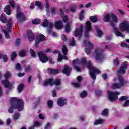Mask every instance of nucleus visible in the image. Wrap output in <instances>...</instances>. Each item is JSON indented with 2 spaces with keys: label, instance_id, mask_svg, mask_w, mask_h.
Instances as JSON below:
<instances>
[{
  "label": "nucleus",
  "instance_id": "1",
  "mask_svg": "<svg viewBox=\"0 0 129 129\" xmlns=\"http://www.w3.org/2000/svg\"><path fill=\"white\" fill-rule=\"evenodd\" d=\"M78 64L84 65V66L88 67L89 69H91L90 75L94 80H95L96 78L95 73H97L98 74L100 73V71H99V70L96 69L94 67H90V61L87 62L86 58L84 57L82 58L81 61H80L78 58H77L73 62V66L76 69V70L77 71H81V69L80 68L77 67V65Z\"/></svg>",
  "mask_w": 129,
  "mask_h": 129
},
{
  "label": "nucleus",
  "instance_id": "2",
  "mask_svg": "<svg viewBox=\"0 0 129 129\" xmlns=\"http://www.w3.org/2000/svg\"><path fill=\"white\" fill-rule=\"evenodd\" d=\"M11 107L8 110L9 113L14 112V109H18L19 111H22L24 109V102L22 99H19L18 98L13 97L10 99Z\"/></svg>",
  "mask_w": 129,
  "mask_h": 129
},
{
  "label": "nucleus",
  "instance_id": "3",
  "mask_svg": "<svg viewBox=\"0 0 129 129\" xmlns=\"http://www.w3.org/2000/svg\"><path fill=\"white\" fill-rule=\"evenodd\" d=\"M9 4L12 8L14 9H16L17 10V14L16 15L17 18L20 22H23V21H26V16L25 15L23 14L21 11H19L20 10V6H15V1L14 0H9Z\"/></svg>",
  "mask_w": 129,
  "mask_h": 129
},
{
  "label": "nucleus",
  "instance_id": "4",
  "mask_svg": "<svg viewBox=\"0 0 129 129\" xmlns=\"http://www.w3.org/2000/svg\"><path fill=\"white\" fill-rule=\"evenodd\" d=\"M38 56L41 62L42 63H47L48 61H49L50 64H54L55 63V62L52 61V58L48 57L43 51L38 52Z\"/></svg>",
  "mask_w": 129,
  "mask_h": 129
},
{
  "label": "nucleus",
  "instance_id": "5",
  "mask_svg": "<svg viewBox=\"0 0 129 129\" xmlns=\"http://www.w3.org/2000/svg\"><path fill=\"white\" fill-rule=\"evenodd\" d=\"M102 52H103V51L100 48L95 49L94 52V54L95 55V58L97 62H102L103 59H104V55L102 54Z\"/></svg>",
  "mask_w": 129,
  "mask_h": 129
},
{
  "label": "nucleus",
  "instance_id": "6",
  "mask_svg": "<svg viewBox=\"0 0 129 129\" xmlns=\"http://www.w3.org/2000/svg\"><path fill=\"white\" fill-rule=\"evenodd\" d=\"M50 85L51 86L54 85H60L61 84V81L60 79H56L55 81H54V79H47L43 84V86H47V85Z\"/></svg>",
  "mask_w": 129,
  "mask_h": 129
},
{
  "label": "nucleus",
  "instance_id": "7",
  "mask_svg": "<svg viewBox=\"0 0 129 129\" xmlns=\"http://www.w3.org/2000/svg\"><path fill=\"white\" fill-rule=\"evenodd\" d=\"M119 29L121 32L125 31L126 33H129V23L127 21L121 22L119 26Z\"/></svg>",
  "mask_w": 129,
  "mask_h": 129
},
{
  "label": "nucleus",
  "instance_id": "8",
  "mask_svg": "<svg viewBox=\"0 0 129 129\" xmlns=\"http://www.w3.org/2000/svg\"><path fill=\"white\" fill-rule=\"evenodd\" d=\"M77 27L79 28H76L74 32V35L75 37H81L82 36V30H83V25L81 24H77Z\"/></svg>",
  "mask_w": 129,
  "mask_h": 129
},
{
  "label": "nucleus",
  "instance_id": "9",
  "mask_svg": "<svg viewBox=\"0 0 129 129\" xmlns=\"http://www.w3.org/2000/svg\"><path fill=\"white\" fill-rule=\"evenodd\" d=\"M108 98L110 101H115L118 98L117 95H119L120 93L118 92H108Z\"/></svg>",
  "mask_w": 129,
  "mask_h": 129
},
{
  "label": "nucleus",
  "instance_id": "10",
  "mask_svg": "<svg viewBox=\"0 0 129 129\" xmlns=\"http://www.w3.org/2000/svg\"><path fill=\"white\" fill-rule=\"evenodd\" d=\"M12 23L13 22L12 21V19H9L7 23V30H3L5 34V37L7 38V39H9V38H10V35H9V33L11 32V28H12Z\"/></svg>",
  "mask_w": 129,
  "mask_h": 129
},
{
  "label": "nucleus",
  "instance_id": "11",
  "mask_svg": "<svg viewBox=\"0 0 129 129\" xmlns=\"http://www.w3.org/2000/svg\"><path fill=\"white\" fill-rule=\"evenodd\" d=\"M119 83H114L112 85V88L113 89H115L116 88H120L123 86L124 84V81L123 80V78L122 77H119Z\"/></svg>",
  "mask_w": 129,
  "mask_h": 129
},
{
  "label": "nucleus",
  "instance_id": "12",
  "mask_svg": "<svg viewBox=\"0 0 129 129\" xmlns=\"http://www.w3.org/2000/svg\"><path fill=\"white\" fill-rule=\"evenodd\" d=\"M84 45L85 46H86L85 52L86 54H90L91 51V49L93 48V45H92V43H90V42L84 41Z\"/></svg>",
  "mask_w": 129,
  "mask_h": 129
},
{
  "label": "nucleus",
  "instance_id": "13",
  "mask_svg": "<svg viewBox=\"0 0 129 129\" xmlns=\"http://www.w3.org/2000/svg\"><path fill=\"white\" fill-rule=\"evenodd\" d=\"M43 27H47L48 26L49 28L48 29V33L51 32V29L54 27V24L53 23H49L48 20L45 19L42 23Z\"/></svg>",
  "mask_w": 129,
  "mask_h": 129
},
{
  "label": "nucleus",
  "instance_id": "14",
  "mask_svg": "<svg viewBox=\"0 0 129 129\" xmlns=\"http://www.w3.org/2000/svg\"><path fill=\"white\" fill-rule=\"evenodd\" d=\"M127 68V62H124L121 66L120 70L118 71V74H124L125 69Z\"/></svg>",
  "mask_w": 129,
  "mask_h": 129
},
{
  "label": "nucleus",
  "instance_id": "15",
  "mask_svg": "<svg viewBox=\"0 0 129 129\" xmlns=\"http://www.w3.org/2000/svg\"><path fill=\"white\" fill-rule=\"evenodd\" d=\"M67 103L65 98H59L57 100V104L59 106H64Z\"/></svg>",
  "mask_w": 129,
  "mask_h": 129
},
{
  "label": "nucleus",
  "instance_id": "16",
  "mask_svg": "<svg viewBox=\"0 0 129 129\" xmlns=\"http://www.w3.org/2000/svg\"><path fill=\"white\" fill-rule=\"evenodd\" d=\"M71 70H72V69H71V67H69L67 65L64 66V68L63 70V73L64 74H66L68 76L70 74V73L71 72Z\"/></svg>",
  "mask_w": 129,
  "mask_h": 129
},
{
  "label": "nucleus",
  "instance_id": "17",
  "mask_svg": "<svg viewBox=\"0 0 129 129\" xmlns=\"http://www.w3.org/2000/svg\"><path fill=\"white\" fill-rule=\"evenodd\" d=\"M45 39H46V37L43 34L39 35L36 41V44H39V43H41L42 41H45Z\"/></svg>",
  "mask_w": 129,
  "mask_h": 129
},
{
  "label": "nucleus",
  "instance_id": "18",
  "mask_svg": "<svg viewBox=\"0 0 129 129\" xmlns=\"http://www.w3.org/2000/svg\"><path fill=\"white\" fill-rule=\"evenodd\" d=\"M113 32L115 33V35L117 37H121L122 38H125V36L122 35V33L120 32L118 29H116L115 27H114Z\"/></svg>",
  "mask_w": 129,
  "mask_h": 129
},
{
  "label": "nucleus",
  "instance_id": "19",
  "mask_svg": "<svg viewBox=\"0 0 129 129\" xmlns=\"http://www.w3.org/2000/svg\"><path fill=\"white\" fill-rule=\"evenodd\" d=\"M28 38L29 41H33L34 40V34H33V32L32 30L27 31Z\"/></svg>",
  "mask_w": 129,
  "mask_h": 129
},
{
  "label": "nucleus",
  "instance_id": "20",
  "mask_svg": "<svg viewBox=\"0 0 129 129\" xmlns=\"http://www.w3.org/2000/svg\"><path fill=\"white\" fill-rule=\"evenodd\" d=\"M9 20H11L12 21V18H10ZM9 20L7 21V18H6V16H4V15L1 14L0 16V22H2L3 24H6V23H7L9 21Z\"/></svg>",
  "mask_w": 129,
  "mask_h": 129
},
{
  "label": "nucleus",
  "instance_id": "21",
  "mask_svg": "<svg viewBox=\"0 0 129 129\" xmlns=\"http://www.w3.org/2000/svg\"><path fill=\"white\" fill-rule=\"evenodd\" d=\"M59 71L58 69H48V74H58Z\"/></svg>",
  "mask_w": 129,
  "mask_h": 129
},
{
  "label": "nucleus",
  "instance_id": "22",
  "mask_svg": "<svg viewBox=\"0 0 129 129\" xmlns=\"http://www.w3.org/2000/svg\"><path fill=\"white\" fill-rule=\"evenodd\" d=\"M55 25L56 28L58 30L63 28V23H62V21H59L55 22Z\"/></svg>",
  "mask_w": 129,
  "mask_h": 129
},
{
  "label": "nucleus",
  "instance_id": "23",
  "mask_svg": "<svg viewBox=\"0 0 129 129\" xmlns=\"http://www.w3.org/2000/svg\"><path fill=\"white\" fill-rule=\"evenodd\" d=\"M86 26V32H90V31H91V23L90 22L87 21Z\"/></svg>",
  "mask_w": 129,
  "mask_h": 129
},
{
  "label": "nucleus",
  "instance_id": "24",
  "mask_svg": "<svg viewBox=\"0 0 129 129\" xmlns=\"http://www.w3.org/2000/svg\"><path fill=\"white\" fill-rule=\"evenodd\" d=\"M4 11L8 16H10V15H11V12H12V10H11V8H10V5H6L4 8Z\"/></svg>",
  "mask_w": 129,
  "mask_h": 129
},
{
  "label": "nucleus",
  "instance_id": "25",
  "mask_svg": "<svg viewBox=\"0 0 129 129\" xmlns=\"http://www.w3.org/2000/svg\"><path fill=\"white\" fill-rule=\"evenodd\" d=\"M110 18H111V16H110L109 14H105L103 18L104 22H106L107 23H108V22L110 21Z\"/></svg>",
  "mask_w": 129,
  "mask_h": 129
},
{
  "label": "nucleus",
  "instance_id": "26",
  "mask_svg": "<svg viewBox=\"0 0 129 129\" xmlns=\"http://www.w3.org/2000/svg\"><path fill=\"white\" fill-rule=\"evenodd\" d=\"M2 84H4L5 87L8 88V87H10L11 86V84H10V82L7 80H4L2 81Z\"/></svg>",
  "mask_w": 129,
  "mask_h": 129
},
{
  "label": "nucleus",
  "instance_id": "27",
  "mask_svg": "<svg viewBox=\"0 0 129 129\" xmlns=\"http://www.w3.org/2000/svg\"><path fill=\"white\" fill-rule=\"evenodd\" d=\"M58 59L59 62H61V61H62L63 59L64 60H68V58H67V57H66V56L62 55V54H61V53L59 54Z\"/></svg>",
  "mask_w": 129,
  "mask_h": 129
},
{
  "label": "nucleus",
  "instance_id": "28",
  "mask_svg": "<svg viewBox=\"0 0 129 129\" xmlns=\"http://www.w3.org/2000/svg\"><path fill=\"white\" fill-rule=\"evenodd\" d=\"M111 17L115 24H117V23H118V18H117V17L116 16L112 14Z\"/></svg>",
  "mask_w": 129,
  "mask_h": 129
},
{
  "label": "nucleus",
  "instance_id": "29",
  "mask_svg": "<svg viewBox=\"0 0 129 129\" xmlns=\"http://www.w3.org/2000/svg\"><path fill=\"white\" fill-rule=\"evenodd\" d=\"M62 52L65 56L67 55V53H68V50L67 49V47L65 45H63L62 46Z\"/></svg>",
  "mask_w": 129,
  "mask_h": 129
},
{
  "label": "nucleus",
  "instance_id": "30",
  "mask_svg": "<svg viewBox=\"0 0 129 129\" xmlns=\"http://www.w3.org/2000/svg\"><path fill=\"white\" fill-rule=\"evenodd\" d=\"M26 54H27V51L25 50H22L19 52V56L20 57H25V56H26Z\"/></svg>",
  "mask_w": 129,
  "mask_h": 129
},
{
  "label": "nucleus",
  "instance_id": "31",
  "mask_svg": "<svg viewBox=\"0 0 129 129\" xmlns=\"http://www.w3.org/2000/svg\"><path fill=\"white\" fill-rule=\"evenodd\" d=\"M90 19L91 22H93V23L97 22V18H96V16H90Z\"/></svg>",
  "mask_w": 129,
  "mask_h": 129
},
{
  "label": "nucleus",
  "instance_id": "32",
  "mask_svg": "<svg viewBox=\"0 0 129 129\" xmlns=\"http://www.w3.org/2000/svg\"><path fill=\"white\" fill-rule=\"evenodd\" d=\"M95 28L97 29L98 37H101V35L103 34L102 31L100 30H98V27L97 26H96Z\"/></svg>",
  "mask_w": 129,
  "mask_h": 129
},
{
  "label": "nucleus",
  "instance_id": "33",
  "mask_svg": "<svg viewBox=\"0 0 129 129\" xmlns=\"http://www.w3.org/2000/svg\"><path fill=\"white\" fill-rule=\"evenodd\" d=\"M84 13L85 12L84 10H82L80 13V20H83V18H84Z\"/></svg>",
  "mask_w": 129,
  "mask_h": 129
},
{
  "label": "nucleus",
  "instance_id": "34",
  "mask_svg": "<svg viewBox=\"0 0 129 129\" xmlns=\"http://www.w3.org/2000/svg\"><path fill=\"white\" fill-rule=\"evenodd\" d=\"M23 88H24V84H20L18 88V90L19 92H21V91H22Z\"/></svg>",
  "mask_w": 129,
  "mask_h": 129
},
{
  "label": "nucleus",
  "instance_id": "35",
  "mask_svg": "<svg viewBox=\"0 0 129 129\" xmlns=\"http://www.w3.org/2000/svg\"><path fill=\"white\" fill-rule=\"evenodd\" d=\"M129 97L128 96H122L120 99L119 101H123V100H126L127 99H128Z\"/></svg>",
  "mask_w": 129,
  "mask_h": 129
},
{
  "label": "nucleus",
  "instance_id": "36",
  "mask_svg": "<svg viewBox=\"0 0 129 129\" xmlns=\"http://www.w3.org/2000/svg\"><path fill=\"white\" fill-rule=\"evenodd\" d=\"M40 20L39 19H35L33 21H32V23L35 25H38L40 23Z\"/></svg>",
  "mask_w": 129,
  "mask_h": 129
},
{
  "label": "nucleus",
  "instance_id": "37",
  "mask_svg": "<svg viewBox=\"0 0 129 129\" xmlns=\"http://www.w3.org/2000/svg\"><path fill=\"white\" fill-rule=\"evenodd\" d=\"M25 71L26 72H30V71H32V67L31 66H28L26 67Z\"/></svg>",
  "mask_w": 129,
  "mask_h": 129
},
{
  "label": "nucleus",
  "instance_id": "38",
  "mask_svg": "<svg viewBox=\"0 0 129 129\" xmlns=\"http://www.w3.org/2000/svg\"><path fill=\"white\" fill-rule=\"evenodd\" d=\"M46 2V6L45 8L47 11V13H49V9L50 8V5H49V1L48 0H45Z\"/></svg>",
  "mask_w": 129,
  "mask_h": 129
},
{
  "label": "nucleus",
  "instance_id": "39",
  "mask_svg": "<svg viewBox=\"0 0 129 129\" xmlns=\"http://www.w3.org/2000/svg\"><path fill=\"white\" fill-rule=\"evenodd\" d=\"M19 117H20V114H19V113H16L14 114V115H13V118H14V119H15V120H17V119H18Z\"/></svg>",
  "mask_w": 129,
  "mask_h": 129
},
{
  "label": "nucleus",
  "instance_id": "40",
  "mask_svg": "<svg viewBox=\"0 0 129 129\" xmlns=\"http://www.w3.org/2000/svg\"><path fill=\"white\" fill-rule=\"evenodd\" d=\"M66 32H69L70 31V26L69 23H67L65 27Z\"/></svg>",
  "mask_w": 129,
  "mask_h": 129
},
{
  "label": "nucleus",
  "instance_id": "41",
  "mask_svg": "<svg viewBox=\"0 0 129 129\" xmlns=\"http://www.w3.org/2000/svg\"><path fill=\"white\" fill-rule=\"evenodd\" d=\"M102 122H103V120H102L101 119L97 120L95 122V125H97V124H101V123H102Z\"/></svg>",
  "mask_w": 129,
  "mask_h": 129
},
{
  "label": "nucleus",
  "instance_id": "42",
  "mask_svg": "<svg viewBox=\"0 0 129 129\" xmlns=\"http://www.w3.org/2000/svg\"><path fill=\"white\" fill-rule=\"evenodd\" d=\"M5 78H10L11 76H12V75L11 74V73L10 72H7L5 75H4Z\"/></svg>",
  "mask_w": 129,
  "mask_h": 129
},
{
  "label": "nucleus",
  "instance_id": "43",
  "mask_svg": "<svg viewBox=\"0 0 129 129\" xmlns=\"http://www.w3.org/2000/svg\"><path fill=\"white\" fill-rule=\"evenodd\" d=\"M35 6H37V7H39V8L42 9V4L39 1H36L35 2Z\"/></svg>",
  "mask_w": 129,
  "mask_h": 129
},
{
  "label": "nucleus",
  "instance_id": "44",
  "mask_svg": "<svg viewBox=\"0 0 129 129\" xmlns=\"http://www.w3.org/2000/svg\"><path fill=\"white\" fill-rule=\"evenodd\" d=\"M102 114L103 115H107L108 114V110L107 109L104 110L102 112Z\"/></svg>",
  "mask_w": 129,
  "mask_h": 129
},
{
  "label": "nucleus",
  "instance_id": "45",
  "mask_svg": "<svg viewBox=\"0 0 129 129\" xmlns=\"http://www.w3.org/2000/svg\"><path fill=\"white\" fill-rule=\"evenodd\" d=\"M86 95H87V92H86V91H83L82 93H81V97H82V98L85 97Z\"/></svg>",
  "mask_w": 129,
  "mask_h": 129
},
{
  "label": "nucleus",
  "instance_id": "46",
  "mask_svg": "<svg viewBox=\"0 0 129 129\" xmlns=\"http://www.w3.org/2000/svg\"><path fill=\"white\" fill-rule=\"evenodd\" d=\"M17 57V54L16 52H13L11 55V60L14 61V59Z\"/></svg>",
  "mask_w": 129,
  "mask_h": 129
},
{
  "label": "nucleus",
  "instance_id": "47",
  "mask_svg": "<svg viewBox=\"0 0 129 129\" xmlns=\"http://www.w3.org/2000/svg\"><path fill=\"white\" fill-rule=\"evenodd\" d=\"M121 46L123 48H128V45H127V44L124 42L121 43Z\"/></svg>",
  "mask_w": 129,
  "mask_h": 129
},
{
  "label": "nucleus",
  "instance_id": "48",
  "mask_svg": "<svg viewBox=\"0 0 129 129\" xmlns=\"http://www.w3.org/2000/svg\"><path fill=\"white\" fill-rule=\"evenodd\" d=\"M47 104H48L49 107H50V108H52V106H53V101H49L47 102Z\"/></svg>",
  "mask_w": 129,
  "mask_h": 129
},
{
  "label": "nucleus",
  "instance_id": "49",
  "mask_svg": "<svg viewBox=\"0 0 129 129\" xmlns=\"http://www.w3.org/2000/svg\"><path fill=\"white\" fill-rule=\"evenodd\" d=\"M30 53L32 57H33V58H35V57H36V54L35 53V52H34V51L33 50L30 49Z\"/></svg>",
  "mask_w": 129,
  "mask_h": 129
},
{
  "label": "nucleus",
  "instance_id": "50",
  "mask_svg": "<svg viewBox=\"0 0 129 129\" xmlns=\"http://www.w3.org/2000/svg\"><path fill=\"white\" fill-rule=\"evenodd\" d=\"M68 19L69 18L67 16H62V20L64 23H66V22H67V21H68Z\"/></svg>",
  "mask_w": 129,
  "mask_h": 129
},
{
  "label": "nucleus",
  "instance_id": "51",
  "mask_svg": "<svg viewBox=\"0 0 129 129\" xmlns=\"http://www.w3.org/2000/svg\"><path fill=\"white\" fill-rule=\"evenodd\" d=\"M114 64L115 66H117V65H119V60L116 59L114 60Z\"/></svg>",
  "mask_w": 129,
  "mask_h": 129
},
{
  "label": "nucleus",
  "instance_id": "52",
  "mask_svg": "<svg viewBox=\"0 0 129 129\" xmlns=\"http://www.w3.org/2000/svg\"><path fill=\"white\" fill-rule=\"evenodd\" d=\"M72 85H74L75 87H80V84L78 83H72Z\"/></svg>",
  "mask_w": 129,
  "mask_h": 129
},
{
  "label": "nucleus",
  "instance_id": "53",
  "mask_svg": "<svg viewBox=\"0 0 129 129\" xmlns=\"http://www.w3.org/2000/svg\"><path fill=\"white\" fill-rule=\"evenodd\" d=\"M70 46H75V41H74V38H73L72 41L70 42Z\"/></svg>",
  "mask_w": 129,
  "mask_h": 129
},
{
  "label": "nucleus",
  "instance_id": "54",
  "mask_svg": "<svg viewBox=\"0 0 129 129\" xmlns=\"http://www.w3.org/2000/svg\"><path fill=\"white\" fill-rule=\"evenodd\" d=\"M15 68H16V69H17V70H21V64H19V63H17V64L16 65Z\"/></svg>",
  "mask_w": 129,
  "mask_h": 129
},
{
  "label": "nucleus",
  "instance_id": "55",
  "mask_svg": "<svg viewBox=\"0 0 129 129\" xmlns=\"http://www.w3.org/2000/svg\"><path fill=\"white\" fill-rule=\"evenodd\" d=\"M61 39L63 40V42H67V38H66V36L64 35H62Z\"/></svg>",
  "mask_w": 129,
  "mask_h": 129
},
{
  "label": "nucleus",
  "instance_id": "56",
  "mask_svg": "<svg viewBox=\"0 0 129 129\" xmlns=\"http://www.w3.org/2000/svg\"><path fill=\"white\" fill-rule=\"evenodd\" d=\"M3 59L4 62H7V61H8V57L6 55H4L3 56Z\"/></svg>",
  "mask_w": 129,
  "mask_h": 129
},
{
  "label": "nucleus",
  "instance_id": "57",
  "mask_svg": "<svg viewBox=\"0 0 129 129\" xmlns=\"http://www.w3.org/2000/svg\"><path fill=\"white\" fill-rule=\"evenodd\" d=\"M124 106L126 107L127 106H129V100H126L124 104Z\"/></svg>",
  "mask_w": 129,
  "mask_h": 129
},
{
  "label": "nucleus",
  "instance_id": "58",
  "mask_svg": "<svg viewBox=\"0 0 129 129\" xmlns=\"http://www.w3.org/2000/svg\"><path fill=\"white\" fill-rule=\"evenodd\" d=\"M51 12L52 13V14H56V8L55 7H53L52 9H51Z\"/></svg>",
  "mask_w": 129,
  "mask_h": 129
},
{
  "label": "nucleus",
  "instance_id": "59",
  "mask_svg": "<svg viewBox=\"0 0 129 129\" xmlns=\"http://www.w3.org/2000/svg\"><path fill=\"white\" fill-rule=\"evenodd\" d=\"M20 42H21V39H17L16 42H15V45L16 46H18V45L20 44Z\"/></svg>",
  "mask_w": 129,
  "mask_h": 129
},
{
  "label": "nucleus",
  "instance_id": "60",
  "mask_svg": "<svg viewBox=\"0 0 129 129\" xmlns=\"http://www.w3.org/2000/svg\"><path fill=\"white\" fill-rule=\"evenodd\" d=\"M77 80H78V82H80V81H81V80H82V77H81V76H78L77 77Z\"/></svg>",
  "mask_w": 129,
  "mask_h": 129
},
{
  "label": "nucleus",
  "instance_id": "61",
  "mask_svg": "<svg viewBox=\"0 0 129 129\" xmlns=\"http://www.w3.org/2000/svg\"><path fill=\"white\" fill-rule=\"evenodd\" d=\"M25 73H19L18 74V76L19 77H22V76H25Z\"/></svg>",
  "mask_w": 129,
  "mask_h": 129
},
{
  "label": "nucleus",
  "instance_id": "62",
  "mask_svg": "<svg viewBox=\"0 0 129 129\" xmlns=\"http://www.w3.org/2000/svg\"><path fill=\"white\" fill-rule=\"evenodd\" d=\"M50 127V123H47L44 129H49V128Z\"/></svg>",
  "mask_w": 129,
  "mask_h": 129
},
{
  "label": "nucleus",
  "instance_id": "63",
  "mask_svg": "<svg viewBox=\"0 0 129 129\" xmlns=\"http://www.w3.org/2000/svg\"><path fill=\"white\" fill-rule=\"evenodd\" d=\"M101 93H102V92H101V91L99 90L97 92H96V95H101Z\"/></svg>",
  "mask_w": 129,
  "mask_h": 129
},
{
  "label": "nucleus",
  "instance_id": "64",
  "mask_svg": "<svg viewBox=\"0 0 129 129\" xmlns=\"http://www.w3.org/2000/svg\"><path fill=\"white\" fill-rule=\"evenodd\" d=\"M70 10L71 11V12H75V7H71Z\"/></svg>",
  "mask_w": 129,
  "mask_h": 129
}]
</instances>
